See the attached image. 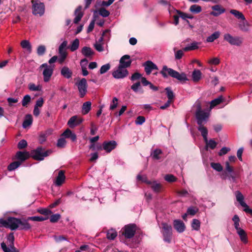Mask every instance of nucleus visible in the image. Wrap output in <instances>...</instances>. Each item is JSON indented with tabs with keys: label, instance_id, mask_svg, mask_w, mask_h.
I'll use <instances>...</instances> for the list:
<instances>
[{
	"label": "nucleus",
	"instance_id": "f704fd0d",
	"mask_svg": "<svg viewBox=\"0 0 252 252\" xmlns=\"http://www.w3.org/2000/svg\"><path fill=\"white\" fill-rule=\"evenodd\" d=\"M162 154L160 149H156L151 154V156L154 159L159 160L160 158V155Z\"/></svg>",
	"mask_w": 252,
	"mask_h": 252
},
{
	"label": "nucleus",
	"instance_id": "aec40b11",
	"mask_svg": "<svg viewBox=\"0 0 252 252\" xmlns=\"http://www.w3.org/2000/svg\"><path fill=\"white\" fill-rule=\"evenodd\" d=\"M64 173L65 171L64 170H61L59 171L58 175L55 182V183L57 186H60L64 182V180L65 179Z\"/></svg>",
	"mask_w": 252,
	"mask_h": 252
},
{
	"label": "nucleus",
	"instance_id": "3c124183",
	"mask_svg": "<svg viewBox=\"0 0 252 252\" xmlns=\"http://www.w3.org/2000/svg\"><path fill=\"white\" fill-rule=\"evenodd\" d=\"M204 124H201V125H198L197 129L198 131L201 132L202 136L205 135H208V131L207 128L204 126Z\"/></svg>",
	"mask_w": 252,
	"mask_h": 252
},
{
	"label": "nucleus",
	"instance_id": "864d4df0",
	"mask_svg": "<svg viewBox=\"0 0 252 252\" xmlns=\"http://www.w3.org/2000/svg\"><path fill=\"white\" fill-rule=\"evenodd\" d=\"M31 100V96L29 94L25 95L22 101V106L24 107H27V105L30 102Z\"/></svg>",
	"mask_w": 252,
	"mask_h": 252
},
{
	"label": "nucleus",
	"instance_id": "2f4dec72",
	"mask_svg": "<svg viewBox=\"0 0 252 252\" xmlns=\"http://www.w3.org/2000/svg\"><path fill=\"white\" fill-rule=\"evenodd\" d=\"M92 103L90 101L84 102L82 105V113L84 115L88 114L91 109Z\"/></svg>",
	"mask_w": 252,
	"mask_h": 252
},
{
	"label": "nucleus",
	"instance_id": "4c0bfd02",
	"mask_svg": "<svg viewBox=\"0 0 252 252\" xmlns=\"http://www.w3.org/2000/svg\"><path fill=\"white\" fill-rule=\"evenodd\" d=\"M117 236V233L114 229H111L107 232L106 237L109 240H113L115 239Z\"/></svg>",
	"mask_w": 252,
	"mask_h": 252
},
{
	"label": "nucleus",
	"instance_id": "f03ea898",
	"mask_svg": "<svg viewBox=\"0 0 252 252\" xmlns=\"http://www.w3.org/2000/svg\"><path fill=\"white\" fill-rule=\"evenodd\" d=\"M51 153V150L45 151L42 147H39L31 151V157L34 160L41 161L43 160L45 157L49 156Z\"/></svg>",
	"mask_w": 252,
	"mask_h": 252
},
{
	"label": "nucleus",
	"instance_id": "a211bd4d",
	"mask_svg": "<svg viewBox=\"0 0 252 252\" xmlns=\"http://www.w3.org/2000/svg\"><path fill=\"white\" fill-rule=\"evenodd\" d=\"M174 228L179 233H182L185 230L186 226L183 221L180 220H175L173 222Z\"/></svg>",
	"mask_w": 252,
	"mask_h": 252
},
{
	"label": "nucleus",
	"instance_id": "bf43d9fd",
	"mask_svg": "<svg viewBox=\"0 0 252 252\" xmlns=\"http://www.w3.org/2000/svg\"><path fill=\"white\" fill-rule=\"evenodd\" d=\"M28 143L26 140L23 139L20 140L18 143L17 147L19 149L22 150L27 147Z\"/></svg>",
	"mask_w": 252,
	"mask_h": 252
},
{
	"label": "nucleus",
	"instance_id": "20e7f679",
	"mask_svg": "<svg viewBox=\"0 0 252 252\" xmlns=\"http://www.w3.org/2000/svg\"><path fill=\"white\" fill-rule=\"evenodd\" d=\"M7 241L8 242V247L6 246L5 243H1V247L4 252H19L14 245V236L13 233H10L7 236Z\"/></svg>",
	"mask_w": 252,
	"mask_h": 252
},
{
	"label": "nucleus",
	"instance_id": "72a5a7b5",
	"mask_svg": "<svg viewBox=\"0 0 252 252\" xmlns=\"http://www.w3.org/2000/svg\"><path fill=\"white\" fill-rule=\"evenodd\" d=\"M165 91L166 92L167 97L168 98V100L170 101L173 102V100L175 97V95L171 90V88L167 87L165 89Z\"/></svg>",
	"mask_w": 252,
	"mask_h": 252
},
{
	"label": "nucleus",
	"instance_id": "423d86ee",
	"mask_svg": "<svg viewBox=\"0 0 252 252\" xmlns=\"http://www.w3.org/2000/svg\"><path fill=\"white\" fill-rule=\"evenodd\" d=\"M32 14L34 15L42 16L45 12V5L44 3L38 0H32Z\"/></svg>",
	"mask_w": 252,
	"mask_h": 252
},
{
	"label": "nucleus",
	"instance_id": "cd10ccee",
	"mask_svg": "<svg viewBox=\"0 0 252 252\" xmlns=\"http://www.w3.org/2000/svg\"><path fill=\"white\" fill-rule=\"evenodd\" d=\"M230 13L233 15L235 18L240 20H245V17L242 12L236 10V9H231L230 10Z\"/></svg>",
	"mask_w": 252,
	"mask_h": 252
},
{
	"label": "nucleus",
	"instance_id": "49530a36",
	"mask_svg": "<svg viewBox=\"0 0 252 252\" xmlns=\"http://www.w3.org/2000/svg\"><path fill=\"white\" fill-rule=\"evenodd\" d=\"M176 13L180 16V17L184 20H186V18L192 19L193 16L189 15L186 13H184L179 10H175Z\"/></svg>",
	"mask_w": 252,
	"mask_h": 252
},
{
	"label": "nucleus",
	"instance_id": "5701e85b",
	"mask_svg": "<svg viewBox=\"0 0 252 252\" xmlns=\"http://www.w3.org/2000/svg\"><path fill=\"white\" fill-rule=\"evenodd\" d=\"M66 138H70L72 141L74 142L76 140V135L73 133L69 128L66 129L62 134Z\"/></svg>",
	"mask_w": 252,
	"mask_h": 252
},
{
	"label": "nucleus",
	"instance_id": "39448f33",
	"mask_svg": "<svg viewBox=\"0 0 252 252\" xmlns=\"http://www.w3.org/2000/svg\"><path fill=\"white\" fill-rule=\"evenodd\" d=\"M137 226L134 223L126 225L121 230L122 234L126 239L132 238L135 235Z\"/></svg>",
	"mask_w": 252,
	"mask_h": 252
},
{
	"label": "nucleus",
	"instance_id": "a19ab883",
	"mask_svg": "<svg viewBox=\"0 0 252 252\" xmlns=\"http://www.w3.org/2000/svg\"><path fill=\"white\" fill-rule=\"evenodd\" d=\"M223 98L222 96H220L216 99L212 100L210 102V108H212L215 106L219 105L221 102H222Z\"/></svg>",
	"mask_w": 252,
	"mask_h": 252
},
{
	"label": "nucleus",
	"instance_id": "680f3d73",
	"mask_svg": "<svg viewBox=\"0 0 252 252\" xmlns=\"http://www.w3.org/2000/svg\"><path fill=\"white\" fill-rule=\"evenodd\" d=\"M164 179L165 181L172 183L176 181V178L172 174H167L164 177Z\"/></svg>",
	"mask_w": 252,
	"mask_h": 252
},
{
	"label": "nucleus",
	"instance_id": "052dcab7",
	"mask_svg": "<svg viewBox=\"0 0 252 252\" xmlns=\"http://www.w3.org/2000/svg\"><path fill=\"white\" fill-rule=\"evenodd\" d=\"M61 218V215L59 214H56L51 216L50 221L52 223L57 222Z\"/></svg>",
	"mask_w": 252,
	"mask_h": 252
},
{
	"label": "nucleus",
	"instance_id": "473e14b6",
	"mask_svg": "<svg viewBox=\"0 0 252 252\" xmlns=\"http://www.w3.org/2000/svg\"><path fill=\"white\" fill-rule=\"evenodd\" d=\"M59 58H58V61L59 63L63 64L67 57V53L66 51H59Z\"/></svg>",
	"mask_w": 252,
	"mask_h": 252
},
{
	"label": "nucleus",
	"instance_id": "6ab92c4d",
	"mask_svg": "<svg viewBox=\"0 0 252 252\" xmlns=\"http://www.w3.org/2000/svg\"><path fill=\"white\" fill-rule=\"evenodd\" d=\"M212 9L213 11H212L210 14L215 17L219 16L225 11V9L219 4L213 6Z\"/></svg>",
	"mask_w": 252,
	"mask_h": 252
},
{
	"label": "nucleus",
	"instance_id": "9d476101",
	"mask_svg": "<svg viewBox=\"0 0 252 252\" xmlns=\"http://www.w3.org/2000/svg\"><path fill=\"white\" fill-rule=\"evenodd\" d=\"M224 39L232 45L240 46L242 42V38L239 36H233L229 33L224 35Z\"/></svg>",
	"mask_w": 252,
	"mask_h": 252
},
{
	"label": "nucleus",
	"instance_id": "412c9836",
	"mask_svg": "<svg viewBox=\"0 0 252 252\" xmlns=\"http://www.w3.org/2000/svg\"><path fill=\"white\" fill-rule=\"evenodd\" d=\"M53 73V68L51 66L45 68L43 71V79L45 82H48Z\"/></svg>",
	"mask_w": 252,
	"mask_h": 252
},
{
	"label": "nucleus",
	"instance_id": "de8ad7c7",
	"mask_svg": "<svg viewBox=\"0 0 252 252\" xmlns=\"http://www.w3.org/2000/svg\"><path fill=\"white\" fill-rule=\"evenodd\" d=\"M191 227L193 229L198 230L200 227V222L197 219H193L191 223Z\"/></svg>",
	"mask_w": 252,
	"mask_h": 252
},
{
	"label": "nucleus",
	"instance_id": "b1692460",
	"mask_svg": "<svg viewBox=\"0 0 252 252\" xmlns=\"http://www.w3.org/2000/svg\"><path fill=\"white\" fill-rule=\"evenodd\" d=\"M61 74L64 78L69 79L72 75V72L67 66H65L62 68Z\"/></svg>",
	"mask_w": 252,
	"mask_h": 252
},
{
	"label": "nucleus",
	"instance_id": "338daca9",
	"mask_svg": "<svg viewBox=\"0 0 252 252\" xmlns=\"http://www.w3.org/2000/svg\"><path fill=\"white\" fill-rule=\"evenodd\" d=\"M217 145V143L214 140L211 139L209 140L208 143L206 145V146L213 150L216 147Z\"/></svg>",
	"mask_w": 252,
	"mask_h": 252
},
{
	"label": "nucleus",
	"instance_id": "7c9ffc66",
	"mask_svg": "<svg viewBox=\"0 0 252 252\" xmlns=\"http://www.w3.org/2000/svg\"><path fill=\"white\" fill-rule=\"evenodd\" d=\"M239 235L241 241L244 244H247L248 242L247 234L244 229L240 230L237 232Z\"/></svg>",
	"mask_w": 252,
	"mask_h": 252
},
{
	"label": "nucleus",
	"instance_id": "f257e3e1",
	"mask_svg": "<svg viewBox=\"0 0 252 252\" xmlns=\"http://www.w3.org/2000/svg\"><path fill=\"white\" fill-rule=\"evenodd\" d=\"M164 78H167L168 76L177 79L181 82L188 80L185 73H180L178 71L171 68H168L166 65L162 67V70L159 72Z\"/></svg>",
	"mask_w": 252,
	"mask_h": 252
},
{
	"label": "nucleus",
	"instance_id": "c85d7f7f",
	"mask_svg": "<svg viewBox=\"0 0 252 252\" xmlns=\"http://www.w3.org/2000/svg\"><path fill=\"white\" fill-rule=\"evenodd\" d=\"M20 45L22 48L27 50L29 53H31L32 51V46L27 40H24L21 42Z\"/></svg>",
	"mask_w": 252,
	"mask_h": 252
},
{
	"label": "nucleus",
	"instance_id": "603ef678",
	"mask_svg": "<svg viewBox=\"0 0 252 252\" xmlns=\"http://www.w3.org/2000/svg\"><path fill=\"white\" fill-rule=\"evenodd\" d=\"M137 180L141 182L146 183L147 184H152V182L148 180L147 177L145 175H141L140 174L137 176Z\"/></svg>",
	"mask_w": 252,
	"mask_h": 252
},
{
	"label": "nucleus",
	"instance_id": "774afa93",
	"mask_svg": "<svg viewBox=\"0 0 252 252\" xmlns=\"http://www.w3.org/2000/svg\"><path fill=\"white\" fill-rule=\"evenodd\" d=\"M29 89L32 91H38L41 90V87L40 86H35V85L33 83H31L29 84Z\"/></svg>",
	"mask_w": 252,
	"mask_h": 252
},
{
	"label": "nucleus",
	"instance_id": "09e8293b",
	"mask_svg": "<svg viewBox=\"0 0 252 252\" xmlns=\"http://www.w3.org/2000/svg\"><path fill=\"white\" fill-rule=\"evenodd\" d=\"M199 211L197 207L195 206H191L187 209V213L190 216H194Z\"/></svg>",
	"mask_w": 252,
	"mask_h": 252
},
{
	"label": "nucleus",
	"instance_id": "393cba45",
	"mask_svg": "<svg viewBox=\"0 0 252 252\" xmlns=\"http://www.w3.org/2000/svg\"><path fill=\"white\" fill-rule=\"evenodd\" d=\"M81 53L85 57L90 58L94 55V52L90 47L85 46L82 49Z\"/></svg>",
	"mask_w": 252,
	"mask_h": 252
},
{
	"label": "nucleus",
	"instance_id": "0e129e2a",
	"mask_svg": "<svg viewBox=\"0 0 252 252\" xmlns=\"http://www.w3.org/2000/svg\"><path fill=\"white\" fill-rule=\"evenodd\" d=\"M118 99L117 97H114L113 98L112 102L110 106V110H113L115 109L118 106Z\"/></svg>",
	"mask_w": 252,
	"mask_h": 252
},
{
	"label": "nucleus",
	"instance_id": "6e6d98bb",
	"mask_svg": "<svg viewBox=\"0 0 252 252\" xmlns=\"http://www.w3.org/2000/svg\"><path fill=\"white\" fill-rule=\"evenodd\" d=\"M46 47L44 45H39L37 48V54L38 56H43L46 52Z\"/></svg>",
	"mask_w": 252,
	"mask_h": 252
},
{
	"label": "nucleus",
	"instance_id": "5fc2aeb1",
	"mask_svg": "<svg viewBox=\"0 0 252 252\" xmlns=\"http://www.w3.org/2000/svg\"><path fill=\"white\" fill-rule=\"evenodd\" d=\"M234 171L232 166L230 165L229 161L225 162V168L224 171L225 175H227L228 173H232Z\"/></svg>",
	"mask_w": 252,
	"mask_h": 252
},
{
	"label": "nucleus",
	"instance_id": "2eb2a0df",
	"mask_svg": "<svg viewBox=\"0 0 252 252\" xmlns=\"http://www.w3.org/2000/svg\"><path fill=\"white\" fill-rule=\"evenodd\" d=\"M28 218L25 219H20L18 224V229L20 230H28L31 228L32 226L29 223Z\"/></svg>",
	"mask_w": 252,
	"mask_h": 252
},
{
	"label": "nucleus",
	"instance_id": "69168bd1",
	"mask_svg": "<svg viewBox=\"0 0 252 252\" xmlns=\"http://www.w3.org/2000/svg\"><path fill=\"white\" fill-rule=\"evenodd\" d=\"M66 144V140L63 138H60L58 139L57 146L59 148H63Z\"/></svg>",
	"mask_w": 252,
	"mask_h": 252
},
{
	"label": "nucleus",
	"instance_id": "c9c22d12",
	"mask_svg": "<svg viewBox=\"0 0 252 252\" xmlns=\"http://www.w3.org/2000/svg\"><path fill=\"white\" fill-rule=\"evenodd\" d=\"M21 164V162L15 161L9 164L7 167V170L9 171L14 170Z\"/></svg>",
	"mask_w": 252,
	"mask_h": 252
},
{
	"label": "nucleus",
	"instance_id": "7ed1b4c3",
	"mask_svg": "<svg viewBox=\"0 0 252 252\" xmlns=\"http://www.w3.org/2000/svg\"><path fill=\"white\" fill-rule=\"evenodd\" d=\"M19 219L14 217H8L6 220L0 219V224L11 230H15L18 228Z\"/></svg>",
	"mask_w": 252,
	"mask_h": 252
},
{
	"label": "nucleus",
	"instance_id": "9b49d317",
	"mask_svg": "<svg viewBox=\"0 0 252 252\" xmlns=\"http://www.w3.org/2000/svg\"><path fill=\"white\" fill-rule=\"evenodd\" d=\"M128 74V71L125 68L118 66L117 69L112 72L113 76L116 79H123Z\"/></svg>",
	"mask_w": 252,
	"mask_h": 252
},
{
	"label": "nucleus",
	"instance_id": "8fccbe9b",
	"mask_svg": "<svg viewBox=\"0 0 252 252\" xmlns=\"http://www.w3.org/2000/svg\"><path fill=\"white\" fill-rule=\"evenodd\" d=\"M37 212L40 213V214L43 215L48 217V215L52 214V212L47 208H40L37 210Z\"/></svg>",
	"mask_w": 252,
	"mask_h": 252
},
{
	"label": "nucleus",
	"instance_id": "13d9d810",
	"mask_svg": "<svg viewBox=\"0 0 252 252\" xmlns=\"http://www.w3.org/2000/svg\"><path fill=\"white\" fill-rule=\"evenodd\" d=\"M110 67L111 65L109 63H107L104 65H103L99 70L100 73L101 74H102L106 73L108 70L110 69Z\"/></svg>",
	"mask_w": 252,
	"mask_h": 252
},
{
	"label": "nucleus",
	"instance_id": "f8f14e48",
	"mask_svg": "<svg viewBox=\"0 0 252 252\" xmlns=\"http://www.w3.org/2000/svg\"><path fill=\"white\" fill-rule=\"evenodd\" d=\"M131 63L132 61L130 59V56L128 55H125L120 59L119 66L126 68L130 66Z\"/></svg>",
	"mask_w": 252,
	"mask_h": 252
},
{
	"label": "nucleus",
	"instance_id": "58836bf2",
	"mask_svg": "<svg viewBox=\"0 0 252 252\" xmlns=\"http://www.w3.org/2000/svg\"><path fill=\"white\" fill-rule=\"evenodd\" d=\"M131 89L135 93L139 91L141 94L143 93V90L141 87L140 82L138 81L131 86Z\"/></svg>",
	"mask_w": 252,
	"mask_h": 252
},
{
	"label": "nucleus",
	"instance_id": "4be33fe9",
	"mask_svg": "<svg viewBox=\"0 0 252 252\" xmlns=\"http://www.w3.org/2000/svg\"><path fill=\"white\" fill-rule=\"evenodd\" d=\"M82 7L81 5H79L77 7V8L75 9L74 14L76 15L75 18L74 19V23L75 24H77L81 20V18L83 16V12H82Z\"/></svg>",
	"mask_w": 252,
	"mask_h": 252
},
{
	"label": "nucleus",
	"instance_id": "dca6fc26",
	"mask_svg": "<svg viewBox=\"0 0 252 252\" xmlns=\"http://www.w3.org/2000/svg\"><path fill=\"white\" fill-rule=\"evenodd\" d=\"M144 66L145 67V71L148 75L150 74L152 71L154 69L158 70L157 65L151 61H146L144 63Z\"/></svg>",
	"mask_w": 252,
	"mask_h": 252
},
{
	"label": "nucleus",
	"instance_id": "0eeeda50",
	"mask_svg": "<svg viewBox=\"0 0 252 252\" xmlns=\"http://www.w3.org/2000/svg\"><path fill=\"white\" fill-rule=\"evenodd\" d=\"M162 225L163 228L162 233L163 240L165 242L170 243L171 242L172 235V226L166 223H163Z\"/></svg>",
	"mask_w": 252,
	"mask_h": 252
},
{
	"label": "nucleus",
	"instance_id": "37998d69",
	"mask_svg": "<svg viewBox=\"0 0 252 252\" xmlns=\"http://www.w3.org/2000/svg\"><path fill=\"white\" fill-rule=\"evenodd\" d=\"M201 7L200 5L196 4L192 5L189 8L190 12L196 14L200 13L201 11Z\"/></svg>",
	"mask_w": 252,
	"mask_h": 252
},
{
	"label": "nucleus",
	"instance_id": "c03bdc74",
	"mask_svg": "<svg viewBox=\"0 0 252 252\" xmlns=\"http://www.w3.org/2000/svg\"><path fill=\"white\" fill-rule=\"evenodd\" d=\"M48 219V217H42V216H34V217H30L28 218V220H33V221H42L43 220H45Z\"/></svg>",
	"mask_w": 252,
	"mask_h": 252
},
{
	"label": "nucleus",
	"instance_id": "bb28decb",
	"mask_svg": "<svg viewBox=\"0 0 252 252\" xmlns=\"http://www.w3.org/2000/svg\"><path fill=\"white\" fill-rule=\"evenodd\" d=\"M202 73L199 69H194L192 73V78L194 82H198L201 78Z\"/></svg>",
	"mask_w": 252,
	"mask_h": 252
},
{
	"label": "nucleus",
	"instance_id": "c756f323",
	"mask_svg": "<svg viewBox=\"0 0 252 252\" xmlns=\"http://www.w3.org/2000/svg\"><path fill=\"white\" fill-rule=\"evenodd\" d=\"M32 123V117L30 114H27L23 121L22 126L24 128H26L30 126Z\"/></svg>",
	"mask_w": 252,
	"mask_h": 252
},
{
	"label": "nucleus",
	"instance_id": "1a4fd4ad",
	"mask_svg": "<svg viewBox=\"0 0 252 252\" xmlns=\"http://www.w3.org/2000/svg\"><path fill=\"white\" fill-rule=\"evenodd\" d=\"M209 117V113L203 110L200 112H195V118L198 125L205 124L207 122Z\"/></svg>",
	"mask_w": 252,
	"mask_h": 252
},
{
	"label": "nucleus",
	"instance_id": "e2e57ef3",
	"mask_svg": "<svg viewBox=\"0 0 252 252\" xmlns=\"http://www.w3.org/2000/svg\"><path fill=\"white\" fill-rule=\"evenodd\" d=\"M54 238L56 243H60L63 241L67 240V237L64 235L54 236Z\"/></svg>",
	"mask_w": 252,
	"mask_h": 252
},
{
	"label": "nucleus",
	"instance_id": "ea45409f",
	"mask_svg": "<svg viewBox=\"0 0 252 252\" xmlns=\"http://www.w3.org/2000/svg\"><path fill=\"white\" fill-rule=\"evenodd\" d=\"M220 35V32H215L210 36H208L207 38V41L208 42H212L215 40L217 39L219 37Z\"/></svg>",
	"mask_w": 252,
	"mask_h": 252
},
{
	"label": "nucleus",
	"instance_id": "f3484780",
	"mask_svg": "<svg viewBox=\"0 0 252 252\" xmlns=\"http://www.w3.org/2000/svg\"><path fill=\"white\" fill-rule=\"evenodd\" d=\"M30 157H31V154L29 152L25 151H18L16 153L15 155V158L18 159L19 161L21 162V163L28 159Z\"/></svg>",
	"mask_w": 252,
	"mask_h": 252
},
{
	"label": "nucleus",
	"instance_id": "ddd939ff",
	"mask_svg": "<svg viewBox=\"0 0 252 252\" xmlns=\"http://www.w3.org/2000/svg\"><path fill=\"white\" fill-rule=\"evenodd\" d=\"M83 121V119L77 115L71 117L67 122L69 126L73 128L77 126L80 125Z\"/></svg>",
	"mask_w": 252,
	"mask_h": 252
},
{
	"label": "nucleus",
	"instance_id": "a878e982",
	"mask_svg": "<svg viewBox=\"0 0 252 252\" xmlns=\"http://www.w3.org/2000/svg\"><path fill=\"white\" fill-rule=\"evenodd\" d=\"M235 195L236 196L237 201L240 203L242 207H245L246 203L244 201V197L242 193L237 190L235 192Z\"/></svg>",
	"mask_w": 252,
	"mask_h": 252
},
{
	"label": "nucleus",
	"instance_id": "a18cd8bd",
	"mask_svg": "<svg viewBox=\"0 0 252 252\" xmlns=\"http://www.w3.org/2000/svg\"><path fill=\"white\" fill-rule=\"evenodd\" d=\"M211 167L218 172H221L223 170L222 165L220 163L211 162Z\"/></svg>",
	"mask_w": 252,
	"mask_h": 252
},
{
	"label": "nucleus",
	"instance_id": "e433bc0d",
	"mask_svg": "<svg viewBox=\"0 0 252 252\" xmlns=\"http://www.w3.org/2000/svg\"><path fill=\"white\" fill-rule=\"evenodd\" d=\"M241 21L242 22L239 24L240 29L242 31L247 32L249 26L248 22L246 19L244 20H241Z\"/></svg>",
	"mask_w": 252,
	"mask_h": 252
},
{
	"label": "nucleus",
	"instance_id": "6e6552de",
	"mask_svg": "<svg viewBox=\"0 0 252 252\" xmlns=\"http://www.w3.org/2000/svg\"><path fill=\"white\" fill-rule=\"evenodd\" d=\"M79 93V96L82 98L85 96L87 92L88 84L85 78H82L79 81L76 83Z\"/></svg>",
	"mask_w": 252,
	"mask_h": 252
},
{
	"label": "nucleus",
	"instance_id": "4d7b16f0",
	"mask_svg": "<svg viewBox=\"0 0 252 252\" xmlns=\"http://www.w3.org/2000/svg\"><path fill=\"white\" fill-rule=\"evenodd\" d=\"M99 13L103 17H107L110 15V12L103 7L99 9Z\"/></svg>",
	"mask_w": 252,
	"mask_h": 252
},
{
	"label": "nucleus",
	"instance_id": "4468645a",
	"mask_svg": "<svg viewBox=\"0 0 252 252\" xmlns=\"http://www.w3.org/2000/svg\"><path fill=\"white\" fill-rule=\"evenodd\" d=\"M117 145V142L114 140L109 141H105L102 144L103 149L107 153H110L116 148Z\"/></svg>",
	"mask_w": 252,
	"mask_h": 252
},
{
	"label": "nucleus",
	"instance_id": "79ce46f5",
	"mask_svg": "<svg viewBox=\"0 0 252 252\" xmlns=\"http://www.w3.org/2000/svg\"><path fill=\"white\" fill-rule=\"evenodd\" d=\"M79 46V40L78 38H76L75 40L73 41L70 46V50L72 52H74L76 50Z\"/></svg>",
	"mask_w": 252,
	"mask_h": 252
}]
</instances>
